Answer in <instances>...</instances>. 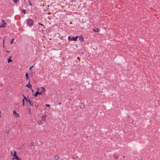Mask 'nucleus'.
Returning <instances> with one entry per match:
<instances>
[{
	"label": "nucleus",
	"mask_w": 160,
	"mask_h": 160,
	"mask_svg": "<svg viewBox=\"0 0 160 160\" xmlns=\"http://www.w3.org/2000/svg\"><path fill=\"white\" fill-rule=\"evenodd\" d=\"M28 25L29 27H31L33 25L34 22L32 19L28 18L27 21Z\"/></svg>",
	"instance_id": "nucleus-1"
},
{
	"label": "nucleus",
	"mask_w": 160,
	"mask_h": 160,
	"mask_svg": "<svg viewBox=\"0 0 160 160\" xmlns=\"http://www.w3.org/2000/svg\"><path fill=\"white\" fill-rule=\"evenodd\" d=\"M2 24L1 25V26H0V28H4L6 27V26H5L6 24V23L5 22V21L3 20H2Z\"/></svg>",
	"instance_id": "nucleus-2"
},
{
	"label": "nucleus",
	"mask_w": 160,
	"mask_h": 160,
	"mask_svg": "<svg viewBox=\"0 0 160 160\" xmlns=\"http://www.w3.org/2000/svg\"><path fill=\"white\" fill-rule=\"evenodd\" d=\"M13 156L14 158H13V159H17V160H19L20 158L18 157L17 156L16 154V151H15L14 152V154L13 155Z\"/></svg>",
	"instance_id": "nucleus-3"
},
{
	"label": "nucleus",
	"mask_w": 160,
	"mask_h": 160,
	"mask_svg": "<svg viewBox=\"0 0 160 160\" xmlns=\"http://www.w3.org/2000/svg\"><path fill=\"white\" fill-rule=\"evenodd\" d=\"M37 89H38V91L35 93L34 95V96L35 97H37L38 96V94L40 95L42 94L41 92H39L38 91V90H39V88H38Z\"/></svg>",
	"instance_id": "nucleus-4"
},
{
	"label": "nucleus",
	"mask_w": 160,
	"mask_h": 160,
	"mask_svg": "<svg viewBox=\"0 0 160 160\" xmlns=\"http://www.w3.org/2000/svg\"><path fill=\"white\" fill-rule=\"evenodd\" d=\"M41 119L43 122H46V116L43 115L41 117Z\"/></svg>",
	"instance_id": "nucleus-5"
},
{
	"label": "nucleus",
	"mask_w": 160,
	"mask_h": 160,
	"mask_svg": "<svg viewBox=\"0 0 160 160\" xmlns=\"http://www.w3.org/2000/svg\"><path fill=\"white\" fill-rule=\"evenodd\" d=\"M13 115L15 116L16 117H18L19 116V114L17 113V112L15 111H14L13 112Z\"/></svg>",
	"instance_id": "nucleus-6"
},
{
	"label": "nucleus",
	"mask_w": 160,
	"mask_h": 160,
	"mask_svg": "<svg viewBox=\"0 0 160 160\" xmlns=\"http://www.w3.org/2000/svg\"><path fill=\"white\" fill-rule=\"evenodd\" d=\"M78 38V36H76L75 37H72V41H76Z\"/></svg>",
	"instance_id": "nucleus-7"
},
{
	"label": "nucleus",
	"mask_w": 160,
	"mask_h": 160,
	"mask_svg": "<svg viewBox=\"0 0 160 160\" xmlns=\"http://www.w3.org/2000/svg\"><path fill=\"white\" fill-rule=\"evenodd\" d=\"M26 86L29 88L32 89V85L30 84L29 79V80L28 83Z\"/></svg>",
	"instance_id": "nucleus-8"
},
{
	"label": "nucleus",
	"mask_w": 160,
	"mask_h": 160,
	"mask_svg": "<svg viewBox=\"0 0 160 160\" xmlns=\"http://www.w3.org/2000/svg\"><path fill=\"white\" fill-rule=\"evenodd\" d=\"M80 107L81 109H83L85 107V106L83 103H81L80 105Z\"/></svg>",
	"instance_id": "nucleus-9"
},
{
	"label": "nucleus",
	"mask_w": 160,
	"mask_h": 160,
	"mask_svg": "<svg viewBox=\"0 0 160 160\" xmlns=\"http://www.w3.org/2000/svg\"><path fill=\"white\" fill-rule=\"evenodd\" d=\"M79 40L80 41L82 42L84 41V38L82 36H80L79 37Z\"/></svg>",
	"instance_id": "nucleus-10"
},
{
	"label": "nucleus",
	"mask_w": 160,
	"mask_h": 160,
	"mask_svg": "<svg viewBox=\"0 0 160 160\" xmlns=\"http://www.w3.org/2000/svg\"><path fill=\"white\" fill-rule=\"evenodd\" d=\"M41 91L40 92H41V93L42 94V92H44V91H45V89L44 88L42 87L41 88Z\"/></svg>",
	"instance_id": "nucleus-11"
},
{
	"label": "nucleus",
	"mask_w": 160,
	"mask_h": 160,
	"mask_svg": "<svg viewBox=\"0 0 160 160\" xmlns=\"http://www.w3.org/2000/svg\"><path fill=\"white\" fill-rule=\"evenodd\" d=\"M25 76L26 77V80H28V79H29V78H28V73H27L25 74Z\"/></svg>",
	"instance_id": "nucleus-12"
},
{
	"label": "nucleus",
	"mask_w": 160,
	"mask_h": 160,
	"mask_svg": "<svg viewBox=\"0 0 160 160\" xmlns=\"http://www.w3.org/2000/svg\"><path fill=\"white\" fill-rule=\"evenodd\" d=\"M29 104H30V105L31 106H32V107H33L34 106L33 104V102L32 101H30V102H29Z\"/></svg>",
	"instance_id": "nucleus-13"
},
{
	"label": "nucleus",
	"mask_w": 160,
	"mask_h": 160,
	"mask_svg": "<svg viewBox=\"0 0 160 160\" xmlns=\"http://www.w3.org/2000/svg\"><path fill=\"white\" fill-rule=\"evenodd\" d=\"M93 31L94 32H98L99 31V29L98 28H97V29H93Z\"/></svg>",
	"instance_id": "nucleus-14"
},
{
	"label": "nucleus",
	"mask_w": 160,
	"mask_h": 160,
	"mask_svg": "<svg viewBox=\"0 0 160 160\" xmlns=\"http://www.w3.org/2000/svg\"><path fill=\"white\" fill-rule=\"evenodd\" d=\"M11 56L8 59V63H9L10 62H12V61L11 59Z\"/></svg>",
	"instance_id": "nucleus-15"
},
{
	"label": "nucleus",
	"mask_w": 160,
	"mask_h": 160,
	"mask_svg": "<svg viewBox=\"0 0 160 160\" xmlns=\"http://www.w3.org/2000/svg\"><path fill=\"white\" fill-rule=\"evenodd\" d=\"M38 24L39 25H41L42 26L44 27V28H46V27L45 26H44L43 24H41V23L40 22H39L38 23Z\"/></svg>",
	"instance_id": "nucleus-16"
},
{
	"label": "nucleus",
	"mask_w": 160,
	"mask_h": 160,
	"mask_svg": "<svg viewBox=\"0 0 160 160\" xmlns=\"http://www.w3.org/2000/svg\"><path fill=\"white\" fill-rule=\"evenodd\" d=\"M26 10L25 9H23L22 10L21 12L23 13L24 14L26 13Z\"/></svg>",
	"instance_id": "nucleus-17"
},
{
	"label": "nucleus",
	"mask_w": 160,
	"mask_h": 160,
	"mask_svg": "<svg viewBox=\"0 0 160 160\" xmlns=\"http://www.w3.org/2000/svg\"><path fill=\"white\" fill-rule=\"evenodd\" d=\"M68 39L70 41H72V38L70 36L68 37Z\"/></svg>",
	"instance_id": "nucleus-18"
},
{
	"label": "nucleus",
	"mask_w": 160,
	"mask_h": 160,
	"mask_svg": "<svg viewBox=\"0 0 160 160\" xmlns=\"http://www.w3.org/2000/svg\"><path fill=\"white\" fill-rule=\"evenodd\" d=\"M32 146H34V142L33 141L31 143V144L30 145V147H31Z\"/></svg>",
	"instance_id": "nucleus-19"
},
{
	"label": "nucleus",
	"mask_w": 160,
	"mask_h": 160,
	"mask_svg": "<svg viewBox=\"0 0 160 160\" xmlns=\"http://www.w3.org/2000/svg\"><path fill=\"white\" fill-rule=\"evenodd\" d=\"M55 159L56 160H58L59 159V157L58 155H56L55 157Z\"/></svg>",
	"instance_id": "nucleus-20"
},
{
	"label": "nucleus",
	"mask_w": 160,
	"mask_h": 160,
	"mask_svg": "<svg viewBox=\"0 0 160 160\" xmlns=\"http://www.w3.org/2000/svg\"><path fill=\"white\" fill-rule=\"evenodd\" d=\"M35 64L34 63L32 66H31V67H30L29 68V70H31L32 68L34 67V65Z\"/></svg>",
	"instance_id": "nucleus-21"
},
{
	"label": "nucleus",
	"mask_w": 160,
	"mask_h": 160,
	"mask_svg": "<svg viewBox=\"0 0 160 160\" xmlns=\"http://www.w3.org/2000/svg\"><path fill=\"white\" fill-rule=\"evenodd\" d=\"M38 124L39 125H41L42 124V122L41 121H38Z\"/></svg>",
	"instance_id": "nucleus-22"
},
{
	"label": "nucleus",
	"mask_w": 160,
	"mask_h": 160,
	"mask_svg": "<svg viewBox=\"0 0 160 160\" xmlns=\"http://www.w3.org/2000/svg\"><path fill=\"white\" fill-rule=\"evenodd\" d=\"M22 96H23V100H26L27 98H26V97L24 96V94H22Z\"/></svg>",
	"instance_id": "nucleus-23"
},
{
	"label": "nucleus",
	"mask_w": 160,
	"mask_h": 160,
	"mask_svg": "<svg viewBox=\"0 0 160 160\" xmlns=\"http://www.w3.org/2000/svg\"><path fill=\"white\" fill-rule=\"evenodd\" d=\"M14 40V39L13 38H12V40H11V41L10 42V43L11 44H12L13 43Z\"/></svg>",
	"instance_id": "nucleus-24"
},
{
	"label": "nucleus",
	"mask_w": 160,
	"mask_h": 160,
	"mask_svg": "<svg viewBox=\"0 0 160 160\" xmlns=\"http://www.w3.org/2000/svg\"><path fill=\"white\" fill-rule=\"evenodd\" d=\"M13 1L15 3H17V2L18 1V0H13Z\"/></svg>",
	"instance_id": "nucleus-25"
},
{
	"label": "nucleus",
	"mask_w": 160,
	"mask_h": 160,
	"mask_svg": "<svg viewBox=\"0 0 160 160\" xmlns=\"http://www.w3.org/2000/svg\"><path fill=\"white\" fill-rule=\"evenodd\" d=\"M25 101L27 102H30V100H29L28 99H27Z\"/></svg>",
	"instance_id": "nucleus-26"
},
{
	"label": "nucleus",
	"mask_w": 160,
	"mask_h": 160,
	"mask_svg": "<svg viewBox=\"0 0 160 160\" xmlns=\"http://www.w3.org/2000/svg\"><path fill=\"white\" fill-rule=\"evenodd\" d=\"M114 157L116 159H117L118 158V156L115 155H114Z\"/></svg>",
	"instance_id": "nucleus-27"
},
{
	"label": "nucleus",
	"mask_w": 160,
	"mask_h": 160,
	"mask_svg": "<svg viewBox=\"0 0 160 160\" xmlns=\"http://www.w3.org/2000/svg\"><path fill=\"white\" fill-rule=\"evenodd\" d=\"M45 105L47 107H50V105L48 104H46Z\"/></svg>",
	"instance_id": "nucleus-28"
},
{
	"label": "nucleus",
	"mask_w": 160,
	"mask_h": 160,
	"mask_svg": "<svg viewBox=\"0 0 160 160\" xmlns=\"http://www.w3.org/2000/svg\"><path fill=\"white\" fill-rule=\"evenodd\" d=\"M28 2H29V5H30L31 6H32V5L31 4V3L30 2L29 0H28Z\"/></svg>",
	"instance_id": "nucleus-29"
},
{
	"label": "nucleus",
	"mask_w": 160,
	"mask_h": 160,
	"mask_svg": "<svg viewBox=\"0 0 160 160\" xmlns=\"http://www.w3.org/2000/svg\"><path fill=\"white\" fill-rule=\"evenodd\" d=\"M22 103H24V100H23H23H22Z\"/></svg>",
	"instance_id": "nucleus-30"
},
{
	"label": "nucleus",
	"mask_w": 160,
	"mask_h": 160,
	"mask_svg": "<svg viewBox=\"0 0 160 160\" xmlns=\"http://www.w3.org/2000/svg\"><path fill=\"white\" fill-rule=\"evenodd\" d=\"M58 104L61 105V102H59V103H58Z\"/></svg>",
	"instance_id": "nucleus-31"
},
{
	"label": "nucleus",
	"mask_w": 160,
	"mask_h": 160,
	"mask_svg": "<svg viewBox=\"0 0 160 160\" xmlns=\"http://www.w3.org/2000/svg\"><path fill=\"white\" fill-rule=\"evenodd\" d=\"M32 90V92H33V90L32 88V89H31Z\"/></svg>",
	"instance_id": "nucleus-32"
},
{
	"label": "nucleus",
	"mask_w": 160,
	"mask_h": 160,
	"mask_svg": "<svg viewBox=\"0 0 160 160\" xmlns=\"http://www.w3.org/2000/svg\"><path fill=\"white\" fill-rule=\"evenodd\" d=\"M22 105L23 106H24V103H22Z\"/></svg>",
	"instance_id": "nucleus-33"
},
{
	"label": "nucleus",
	"mask_w": 160,
	"mask_h": 160,
	"mask_svg": "<svg viewBox=\"0 0 160 160\" xmlns=\"http://www.w3.org/2000/svg\"><path fill=\"white\" fill-rule=\"evenodd\" d=\"M77 58H78V59H79H79H80V58H79V57H77Z\"/></svg>",
	"instance_id": "nucleus-34"
},
{
	"label": "nucleus",
	"mask_w": 160,
	"mask_h": 160,
	"mask_svg": "<svg viewBox=\"0 0 160 160\" xmlns=\"http://www.w3.org/2000/svg\"><path fill=\"white\" fill-rule=\"evenodd\" d=\"M35 106L36 107H38V105L37 106V105H35Z\"/></svg>",
	"instance_id": "nucleus-35"
},
{
	"label": "nucleus",
	"mask_w": 160,
	"mask_h": 160,
	"mask_svg": "<svg viewBox=\"0 0 160 160\" xmlns=\"http://www.w3.org/2000/svg\"><path fill=\"white\" fill-rule=\"evenodd\" d=\"M7 52H10V51H7Z\"/></svg>",
	"instance_id": "nucleus-36"
},
{
	"label": "nucleus",
	"mask_w": 160,
	"mask_h": 160,
	"mask_svg": "<svg viewBox=\"0 0 160 160\" xmlns=\"http://www.w3.org/2000/svg\"><path fill=\"white\" fill-rule=\"evenodd\" d=\"M4 40H3V43H4Z\"/></svg>",
	"instance_id": "nucleus-37"
},
{
	"label": "nucleus",
	"mask_w": 160,
	"mask_h": 160,
	"mask_svg": "<svg viewBox=\"0 0 160 160\" xmlns=\"http://www.w3.org/2000/svg\"><path fill=\"white\" fill-rule=\"evenodd\" d=\"M29 112L30 111V109H29Z\"/></svg>",
	"instance_id": "nucleus-38"
},
{
	"label": "nucleus",
	"mask_w": 160,
	"mask_h": 160,
	"mask_svg": "<svg viewBox=\"0 0 160 160\" xmlns=\"http://www.w3.org/2000/svg\"><path fill=\"white\" fill-rule=\"evenodd\" d=\"M9 131H8H8H7V133H8V132H9Z\"/></svg>",
	"instance_id": "nucleus-39"
},
{
	"label": "nucleus",
	"mask_w": 160,
	"mask_h": 160,
	"mask_svg": "<svg viewBox=\"0 0 160 160\" xmlns=\"http://www.w3.org/2000/svg\"><path fill=\"white\" fill-rule=\"evenodd\" d=\"M9 131H8H8H7V133H8V132H9Z\"/></svg>",
	"instance_id": "nucleus-40"
},
{
	"label": "nucleus",
	"mask_w": 160,
	"mask_h": 160,
	"mask_svg": "<svg viewBox=\"0 0 160 160\" xmlns=\"http://www.w3.org/2000/svg\"><path fill=\"white\" fill-rule=\"evenodd\" d=\"M123 158H125L124 156H123Z\"/></svg>",
	"instance_id": "nucleus-41"
},
{
	"label": "nucleus",
	"mask_w": 160,
	"mask_h": 160,
	"mask_svg": "<svg viewBox=\"0 0 160 160\" xmlns=\"http://www.w3.org/2000/svg\"><path fill=\"white\" fill-rule=\"evenodd\" d=\"M3 48H4V45H3Z\"/></svg>",
	"instance_id": "nucleus-42"
},
{
	"label": "nucleus",
	"mask_w": 160,
	"mask_h": 160,
	"mask_svg": "<svg viewBox=\"0 0 160 160\" xmlns=\"http://www.w3.org/2000/svg\"><path fill=\"white\" fill-rule=\"evenodd\" d=\"M19 160H22L20 158V159H19Z\"/></svg>",
	"instance_id": "nucleus-43"
}]
</instances>
